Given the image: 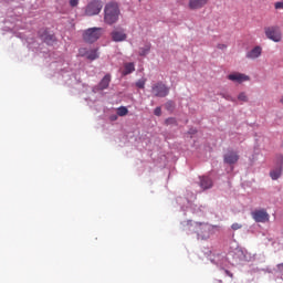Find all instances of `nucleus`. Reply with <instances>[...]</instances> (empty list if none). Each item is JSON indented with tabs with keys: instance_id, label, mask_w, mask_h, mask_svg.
Returning a JSON list of instances; mask_svg holds the SVG:
<instances>
[{
	"instance_id": "nucleus-18",
	"label": "nucleus",
	"mask_w": 283,
	"mask_h": 283,
	"mask_svg": "<svg viewBox=\"0 0 283 283\" xmlns=\"http://www.w3.org/2000/svg\"><path fill=\"white\" fill-rule=\"evenodd\" d=\"M151 50V44H146L144 48L139 49V56H147Z\"/></svg>"
},
{
	"instance_id": "nucleus-33",
	"label": "nucleus",
	"mask_w": 283,
	"mask_h": 283,
	"mask_svg": "<svg viewBox=\"0 0 283 283\" xmlns=\"http://www.w3.org/2000/svg\"><path fill=\"white\" fill-rule=\"evenodd\" d=\"M219 283H222V281H218Z\"/></svg>"
},
{
	"instance_id": "nucleus-19",
	"label": "nucleus",
	"mask_w": 283,
	"mask_h": 283,
	"mask_svg": "<svg viewBox=\"0 0 283 283\" xmlns=\"http://www.w3.org/2000/svg\"><path fill=\"white\" fill-rule=\"evenodd\" d=\"M129 114V109L125 106H120L117 108V116H127Z\"/></svg>"
},
{
	"instance_id": "nucleus-27",
	"label": "nucleus",
	"mask_w": 283,
	"mask_h": 283,
	"mask_svg": "<svg viewBox=\"0 0 283 283\" xmlns=\"http://www.w3.org/2000/svg\"><path fill=\"white\" fill-rule=\"evenodd\" d=\"M226 275H228V277H230V283H233V273H231L228 270H224Z\"/></svg>"
},
{
	"instance_id": "nucleus-31",
	"label": "nucleus",
	"mask_w": 283,
	"mask_h": 283,
	"mask_svg": "<svg viewBox=\"0 0 283 283\" xmlns=\"http://www.w3.org/2000/svg\"><path fill=\"white\" fill-rule=\"evenodd\" d=\"M218 48L219 50H227V46L224 44H219Z\"/></svg>"
},
{
	"instance_id": "nucleus-28",
	"label": "nucleus",
	"mask_w": 283,
	"mask_h": 283,
	"mask_svg": "<svg viewBox=\"0 0 283 283\" xmlns=\"http://www.w3.org/2000/svg\"><path fill=\"white\" fill-rule=\"evenodd\" d=\"M221 96H222V98H226V101H235V99H233V97L231 96V95H229V94H221Z\"/></svg>"
},
{
	"instance_id": "nucleus-9",
	"label": "nucleus",
	"mask_w": 283,
	"mask_h": 283,
	"mask_svg": "<svg viewBox=\"0 0 283 283\" xmlns=\"http://www.w3.org/2000/svg\"><path fill=\"white\" fill-rule=\"evenodd\" d=\"M199 187L203 190L207 191V189H211L213 187V180H211L210 177L202 176L199 177Z\"/></svg>"
},
{
	"instance_id": "nucleus-16",
	"label": "nucleus",
	"mask_w": 283,
	"mask_h": 283,
	"mask_svg": "<svg viewBox=\"0 0 283 283\" xmlns=\"http://www.w3.org/2000/svg\"><path fill=\"white\" fill-rule=\"evenodd\" d=\"M270 176H271L272 180H277V178H280V176H282V166H280L279 168L272 170L270 172Z\"/></svg>"
},
{
	"instance_id": "nucleus-4",
	"label": "nucleus",
	"mask_w": 283,
	"mask_h": 283,
	"mask_svg": "<svg viewBox=\"0 0 283 283\" xmlns=\"http://www.w3.org/2000/svg\"><path fill=\"white\" fill-rule=\"evenodd\" d=\"M103 10V1L101 0H92L86 7H85V15L86 17H96V14H101V11Z\"/></svg>"
},
{
	"instance_id": "nucleus-6",
	"label": "nucleus",
	"mask_w": 283,
	"mask_h": 283,
	"mask_svg": "<svg viewBox=\"0 0 283 283\" xmlns=\"http://www.w3.org/2000/svg\"><path fill=\"white\" fill-rule=\"evenodd\" d=\"M252 218L256 222H269L270 216H269V212H266V210L261 209V210H254L252 212Z\"/></svg>"
},
{
	"instance_id": "nucleus-11",
	"label": "nucleus",
	"mask_w": 283,
	"mask_h": 283,
	"mask_svg": "<svg viewBox=\"0 0 283 283\" xmlns=\"http://www.w3.org/2000/svg\"><path fill=\"white\" fill-rule=\"evenodd\" d=\"M228 78L233 83H244L245 81H249V76L242 73H231L228 75Z\"/></svg>"
},
{
	"instance_id": "nucleus-26",
	"label": "nucleus",
	"mask_w": 283,
	"mask_h": 283,
	"mask_svg": "<svg viewBox=\"0 0 283 283\" xmlns=\"http://www.w3.org/2000/svg\"><path fill=\"white\" fill-rule=\"evenodd\" d=\"M155 116H161L163 115V108L156 107L154 111Z\"/></svg>"
},
{
	"instance_id": "nucleus-24",
	"label": "nucleus",
	"mask_w": 283,
	"mask_h": 283,
	"mask_svg": "<svg viewBox=\"0 0 283 283\" xmlns=\"http://www.w3.org/2000/svg\"><path fill=\"white\" fill-rule=\"evenodd\" d=\"M274 9L275 10H283V0L275 2L274 3Z\"/></svg>"
},
{
	"instance_id": "nucleus-7",
	"label": "nucleus",
	"mask_w": 283,
	"mask_h": 283,
	"mask_svg": "<svg viewBox=\"0 0 283 283\" xmlns=\"http://www.w3.org/2000/svg\"><path fill=\"white\" fill-rule=\"evenodd\" d=\"M78 54L80 56H86L88 61H96V59H98V52L96 51V49L88 51L87 49L82 48L78 50Z\"/></svg>"
},
{
	"instance_id": "nucleus-8",
	"label": "nucleus",
	"mask_w": 283,
	"mask_h": 283,
	"mask_svg": "<svg viewBox=\"0 0 283 283\" xmlns=\"http://www.w3.org/2000/svg\"><path fill=\"white\" fill-rule=\"evenodd\" d=\"M238 160H240V155H238V153L230 150L228 151L224 156H223V161L227 165H235V163H238Z\"/></svg>"
},
{
	"instance_id": "nucleus-17",
	"label": "nucleus",
	"mask_w": 283,
	"mask_h": 283,
	"mask_svg": "<svg viewBox=\"0 0 283 283\" xmlns=\"http://www.w3.org/2000/svg\"><path fill=\"white\" fill-rule=\"evenodd\" d=\"M136 67L134 66V63H126L125 64V70H124V76H127V74H132Z\"/></svg>"
},
{
	"instance_id": "nucleus-10",
	"label": "nucleus",
	"mask_w": 283,
	"mask_h": 283,
	"mask_svg": "<svg viewBox=\"0 0 283 283\" xmlns=\"http://www.w3.org/2000/svg\"><path fill=\"white\" fill-rule=\"evenodd\" d=\"M207 3H209V0H189L188 8L190 10H200L205 8Z\"/></svg>"
},
{
	"instance_id": "nucleus-12",
	"label": "nucleus",
	"mask_w": 283,
	"mask_h": 283,
	"mask_svg": "<svg viewBox=\"0 0 283 283\" xmlns=\"http://www.w3.org/2000/svg\"><path fill=\"white\" fill-rule=\"evenodd\" d=\"M111 36H112L113 41H115V43H120L122 41H126L127 40V34L123 30H120V31H113L111 33Z\"/></svg>"
},
{
	"instance_id": "nucleus-5",
	"label": "nucleus",
	"mask_w": 283,
	"mask_h": 283,
	"mask_svg": "<svg viewBox=\"0 0 283 283\" xmlns=\"http://www.w3.org/2000/svg\"><path fill=\"white\" fill-rule=\"evenodd\" d=\"M151 92L154 96H157L158 98H165V96H169V87L165 85L163 82H157L151 86Z\"/></svg>"
},
{
	"instance_id": "nucleus-1",
	"label": "nucleus",
	"mask_w": 283,
	"mask_h": 283,
	"mask_svg": "<svg viewBox=\"0 0 283 283\" xmlns=\"http://www.w3.org/2000/svg\"><path fill=\"white\" fill-rule=\"evenodd\" d=\"M118 19H120V8L118 3H106L104 7V23H106V25H114V23H118Z\"/></svg>"
},
{
	"instance_id": "nucleus-22",
	"label": "nucleus",
	"mask_w": 283,
	"mask_h": 283,
	"mask_svg": "<svg viewBox=\"0 0 283 283\" xmlns=\"http://www.w3.org/2000/svg\"><path fill=\"white\" fill-rule=\"evenodd\" d=\"M165 125H178L176 117H169L165 120Z\"/></svg>"
},
{
	"instance_id": "nucleus-13",
	"label": "nucleus",
	"mask_w": 283,
	"mask_h": 283,
	"mask_svg": "<svg viewBox=\"0 0 283 283\" xmlns=\"http://www.w3.org/2000/svg\"><path fill=\"white\" fill-rule=\"evenodd\" d=\"M109 83H112V75L111 74H106L101 82L98 83V85L96 86L97 90H99L101 92H103V90H107V87H109Z\"/></svg>"
},
{
	"instance_id": "nucleus-21",
	"label": "nucleus",
	"mask_w": 283,
	"mask_h": 283,
	"mask_svg": "<svg viewBox=\"0 0 283 283\" xmlns=\"http://www.w3.org/2000/svg\"><path fill=\"white\" fill-rule=\"evenodd\" d=\"M238 101H241L242 103H247L249 101V97L247 96V93H240L238 95Z\"/></svg>"
},
{
	"instance_id": "nucleus-3",
	"label": "nucleus",
	"mask_w": 283,
	"mask_h": 283,
	"mask_svg": "<svg viewBox=\"0 0 283 283\" xmlns=\"http://www.w3.org/2000/svg\"><path fill=\"white\" fill-rule=\"evenodd\" d=\"M264 34L266 39L273 41L274 43H280L282 41V29L280 25L265 27Z\"/></svg>"
},
{
	"instance_id": "nucleus-14",
	"label": "nucleus",
	"mask_w": 283,
	"mask_h": 283,
	"mask_svg": "<svg viewBox=\"0 0 283 283\" xmlns=\"http://www.w3.org/2000/svg\"><path fill=\"white\" fill-rule=\"evenodd\" d=\"M245 56L251 60L260 59L262 56V46H254Z\"/></svg>"
},
{
	"instance_id": "nucleus-25",
	"label": "nucleus",
	"mask_w": 283,
	"mask_h": 283,
	"mask_svg": "<svg viewBox=\"0 0 283 283\" xmlns=\"http://www.w3.org/2000/svg\"><path fill=\"white\" fill-rule=\"evenodd\" d=\"M231 229H232L233 231H238V230L242 229V224H240V223H233V224L231 226Z\"/></svg>"
},
{
	"instance_id": "nucleus-15",
	"label": "nucleus",
	"mask_w": 283,
	"mask_h": 283,
	"mask_svg": "<svg viewBox=\"0 0 283 283\" xmlns=\"http://www.w3.org/2000/svg\"><path fill=\"white\" fill-rule=\"evenodd\" d=\"M205 227H207V223L196 222L195 223V233L197 235H200V233H205Z\"/></svg>"
},
{
	"instance_id": "nucleus-30",
	"label": "nucleus",
	"mask_w": 283,
	"mask_h": 283,
	"mask_svg": "<svg viewBox=\"0 0 283 283\" xmlns=\"http://www.w3.org/2000/svg\"><path fill=\"white\" fill-rule=\"evenodd\" d=\"M277 270L280 271V273L283 274V263H280V264L277 265Z\"/></svg>"
},
{
	"instance_id": "nucleus-2",
	"label": "nucleus",
	"mask_w": 283,
	"mask_h": 283,
	"mask_svg": "<svg viewBox=\"0 0 283 283\" xmlns=\"http://www.w3.org/2000/svg\"><path fill=\"white\" fill-rule=\"evenodd\" d=\"M105 29L103 28H90L83 32V41L85 43H96V41L103 36Z\"/></svg>"
},
{
	"instance_id": "nucleus-23",
	"label": "nucleus",
	"mask_w": 283,
	"mask_h": 283,
	"mask_svg": "<svg viewBox=\"0 0 283 283\" xmlns=\"http://www.w3.org/2000/svg\"><path fill=\"white\" fill-rule=\"evenodd\" d=\"M44 41H45V43H48L50 45L51 43H54V41H56V36H54V35H46Z\"/></svg>"
},
{
	"instance_id": "nucleus-32",
	"label": "nucleus",
	"mask_w": 283,
	"mask_h": 283,
	"mask_svg": "<svg viewBox=\"0 0 283 283\" xmlns=\"http://www.w3.org/2000/svg\"><path fill=\"white\" fill-rule=\"evenodd\" d=\"M172 106H174V103H171V102H168V103L166 104L167 109H169V107H172Z\"/></svg>"
},
{
	"instance_id": "nucleus-29",
	"label": "nucleus",
	"mask_w": 283,
	"mask_h": 283,
	"mask_svg": "<svg viewBox=\"0 0 283 283\" xmlns=\"http://www.w3.org/2000/svg\"><path fill=\"white\" fill-rule=\"evenodd\" d=\"M71 8H76L78 6V0H70Z\"/></svg>"
},
{
	"instance_id": "nucleus-20",
	"label": "nucleus",
	"mask_w": 283,
	"mask_h": 283,
	"mask_svg": "<svg viewBox=\"0 0 283 283\" xmlns=\"http://www.w3.org/2000/svg\"><path fill=\"white\" fill-rule=\"evenodd\" d=\"M146 83H147V80H145V78L138 80L136 82V87H138L139 90H145V84Z\"/></svg>"
}]
</instances>
